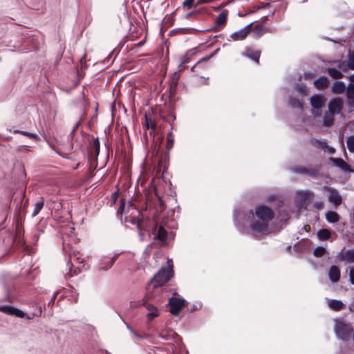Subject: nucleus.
<instances>
[{
    "instance_id": "nucleus-1",
    "label": "nucleus",
    "mask_w": 354,
    "mask_h": 354,
    "mask_svg": "<svg viewBox=\"0 0 354 354\" xmlns=\"http://www.w3.org/2000/svg\"><path fill=\"white\" fill-rule=\"evenodd\" d=\"M174 274L172 266L162 267L151 279L149 283L153 284L154 288L162 286L173 277Z\"/></svg>"
},
{
    "instance_id": "nucleus-2",
    "label": "nucleus",
    "mask_w": 354,
    "mask_h": 354,
    "mask_svg": "<svg viewBox=\"0 0 354 354\" xmlns=\"http://www.w3.org/2000/svg\"><path fill=\"white\" fill-rule=\"evenodd\" d=\"M157 227L158 223L155 219L145 217L142 215L138 229L140 240L142 241L145 239L146 232H148L149 235L150 234V232L155 233L157 230Z\"/></svg>"
},
{
    "instance_id": "nucleus-3",
    "label": "nucleus",
    "mask_w": 354,
    "mask_h": 354,
    "mask_svg": "<svg viewBox=\"0 0 354 354\" xmlns=\"http://www.w3.org/2000/svg\"><path fill=\"white\" fill-rule=\"evenodd\" d=\"M335 332L339 339L346 342L350 339L353 328L350 323L346 324L342 321H337L335 326Z\"/></svg>"
},
{
    "instance_id": "nucleus-4",
    "label": "nucleus",
    "mask_w": 354,
    "mask_h": 354,
    "mask_svg": "<svg viewBox=\"0 0 354 354\" xmlns=\"http://www.w3.org/2000/svg\"><path fill=\"white\" fill-rule=\"evenodd\" d=\"M255 214L257 218L267 223L274 217V211L270 207L265 205L257 206L255 209Z\"/></svg>"
},
{
    "instance_id": "nucleus-5",
    "label": "nucleus",
    "mask_w": 354,
    "mask_h": 354,
    "mask_svg": "<svg viewBox=\"0 0 354 354\" xmlns=\"http://www.w3.org/2000/svg\"><path fill=\"white\" fill-rule=\"evenodd\" d=\"M186 303V300L183 298L171 297L167 304V305L170 306L169 313L174 316L178 315L181 310L185 307Z\"/></svg>"
},
{
    "instance_id": "nucleus-6",
    "label": "nucleus",
    "mask_w": 354,
    "mask_h": 354,
    "mask_svg": "<svg viewBox=\"0 0 354 354\" xmlns=\"http://www.w3.org/2000/svg\"><path fill=\"white\" fill-rule=\"evenodd\" d=\"M252 234L254 236H260L269 233L268 224L261 221H255L250 224Z\"/></svg>"
},
{
    "instance_id": "nucleus-7",
    "label": "nucleus",
    "mask_w": 354,
    "mask_h": 354,
    "mask_svg": "<svg viewBox=\"0 0 354 354\" xmlns=\"http://www.w3.org/2000/svg\"><path fill=\"white\" fill-rule=\"evenodd\" d=\"M343 100L340 97H333L330 100L328 104V111L330 115L339 114L343 109Z\"/></svg>"
},
{
    "instance_id": "nucleus-8",
    "label": "nucleus",
    "mask_w": 354,
    "mask_h": 354,
    "mask_svg": "<svg viewBox=\"0 0 354 354\" xmlns=\"http://www.w3.org/2000/svg\"><path fill=\"white\" fill-rule=\"evenodd\" d=\"M0 312L19 318H24L26 315L23 310L12 306H0Z\"/></svg>"
},
{
    "instance_id": "nucleus-9",
    "label": "nucleus",
    "mask_w": 354,
    "mask_h": 354,
    "mask_svg": "<svg viewBox=\"0 0 354 354\" xmlns=\"http://www.w3.org/2000/svg\"><path fill=\"white\" fill-rule=\"evenodd\" d=\"M313 196V194L308 191L297 192V206L299 208L304 207L306 209L308 205L307 201H309Z\"/></svg>"
},
{
    "instance_id": "nucleus-10",
    "label": "nucleus",
    "mask_w": 354,
    "mask_h": 354,
    "mask_svg": "<svg viewBox=\"0 0 354 354\" xmlns=\"http://www.w3.org/2000/svg\"><path fill=\"white\" fill-rule=\"evenodd\" d=\"M228 16V10H223L217 17V19L215 21V26L211 28L201 30V32H206L209 30H215L220 26H223L225 25Z\"/></svg>"
},
{
    "instance_id": "nucleus-11",
    "label": "nucleus",
    "mask_w": 354,
    "mask_h": 354,
    "mask_svg": "<svg viewBox=\"0 0 354 354\" xmlns=\"http://www.w3.org/2000/svg\"><path fill=\"white\" fill-rule=\"evenodd\" d=\"M329 160L333 163L334 166L339 168L345 173L353 171L350 165H348L342 158L330 157Z\"/></svg>"
},
{
    "instance_id": "nucleus-12",
    "label": "nucleus",
    "mask_w": 354,
    "mask_h": 354,
    "mask_svg": "<svg viewBox=\"0 0 354 354\" xmlns=\"http://www.w3.org/2000/svg\"><path fill=\"white\" fill-rule=\"evenodd\" d=\"M326 102L325 97L321 94H315L310 98V103L313 108L315 109H322Z\"/></svg>"
},
{
    "instance_id": "nucleus-13",
    "label": "nucleus",
    "mask_w": 354,
    "mask_h": 354,
    "mask_svg": "<svg viewBox=\"0 0 354 354\" xmlns=\"http://www.w3.org/2000/svg\"><path fill=\"white\" fill-rule=\"evenodd\" d=\"M291 171L297 174H304L310 177H315L317 170L315 169H308L304 167H294L291 168Z\"/></svg>"
},
{
    "instance_id": "nucleus-14",
    "label": "nucleus",
    "mask_w": 354,
    "mask_h": 354,
    "mask_svg": "<svg viewBox=\"0 0 354 354\" xmlns=\"http://www.w3.org/2000/svg\"><path fill=\"white\" fill-rule=\"evenodd\" d=\"M152 234L154 235L155 240L160 241L163 245L166 244L167 231L162 225L158 226L156 232Z\"/></svg>"
},
{
    "instance_id": "nucleus-15",
    "label": "nucleus",
    "mask_w": 354,
    "mask_h": 354,
    "mask_svg": "<svg viewBox=\"0 0 354 354\" xmlns=\"http://www.w3.org/2000/svg\"><path fill=\"white\" fill-rule=\"evenodd\" d=\"M340 275L341 273L339 268L335 265L331 266L328 271V277L330 281L332 283L338 282L340 279Z\"/></svg>"
},
{
    "instance_id": "nucleus-16",
    "label": "nucleus",
    "mask_w": 354,
    "mask_h": 354,
    "mask_svg": "<svg viewBox=\"0 0 354 354\" xmlns=\"http://www.w3.org/2000/svg\"><path fill=\"white\" fill-rule=\"evenodd\" d=\"M328 201L332 203L334 205L338 206L342 204V198L338 192L335 189H332L328 195Z\"/></svg>"
},
{
    "instance_id": "nucleus-17",
    "label": "nucleus",
    "mask_w": 354,
    "mask_h": 354,
    "mask_svg": "<svg viewBox=\"0 0 354 354\" xmlns=\"http://www.w3.org/2000/svg\"><path fill=\"white\" fill-rule=\"evenodd\" d=\"M63 249L64 250L68 253V255H69V261H68V263H71V261L73 259H77L78 260L79 259V257H77V254H79V252L74 250L71 245L70 244H65L64 243H63Z\"/></svg>"
},
{
    "instance_id": "nucleus-18",
    "label": "nucleus",
    "mask_w": 354,
    "mask_h": 354,
    "mask_svg": "<svg viewBox=\"0 0 354 354\" xmlns=\"http://www.w3.org/2000/svg\"><path fill=\"white\" fill-rule=\"evenodd\" d=\"M198 32H201V30L195 29V28H175L170 31L169 35H174L176 34H183V35H187V34H195Z\"/></svg>"
},
{
    "instance_id": "nucleus-19",
    "label": "nucleus",
    "mask_w": 354,
    "mask_h": 354,
    "mask_svg": "<svg viewBox=\"0 0 354 354\" xmlns=\"http://www.w3.org/2000/svg\"><path fill=\"white\" fill-rule=\"evenodd\" d=\"M315 86L319 90L326 88L329 84V80L326 76H321L313 82Z\"/></svg>"
},
{
    "instance_id": "nucleus-20",
    "label": "nucleus",
    "mask_w": 354,
    "mask_h": 354,
    "mask_svg": "<svg viewBox=\"0 0 354 354\" xmlns=\"http://www.w3.org/2000/svg\"><path fill=\"white\" fill-rule=\"evenodd\" d=\"M156 171V175L154 177H164L165 175H168L167 167L165 163H163L162 160H160L158 165L154 168Z\"/></svg>"
},
{
    "instance_id": "nucleus-21",
    "label": "nucleus",
    "mask_w": 354,
    "mask_h": 354,
    "mask_svg": "<svg viewBox=\"0 0 354 354\" xmlns=\"http://www.w3.org/2000/svg\"><path fill=\"white\" fill-rule=\"evenodd\" d=\"M203 13L209 14L205 8H201L198 9L194 8V10L193 11L187 13L184 17L186 19H189L190 18H194V19H198V16Z\"/></svg>"
},
{
    "instance_id": "nucleus-22",
    "label": "nucleus",
    "mask_w": 354,
    "mask_h": 354,
    "mask_svg": "<svg viewBox=\"0 0 354 354\" xmlns=\"http://www.w3.org/2000/svg\"><path fill=\"white\" fill-rule=\"evenodd\" d=\"M158 337L165 340L173 339L175 342H177V339L179 337L178 335L171 330L167 332L162 331L158 334Z\"/></svg>"
},
{
    "instance_id": "nucleus-23",
    "label": "nucleus",
    "mask_w": 354,
    "mask_h": 354,
    "mask_svg": "<svg viewBox=\"0 0 354 354\" xmlns=\"http://www.w3.org/2000/svg\"><path fill=\"white\" fill-rule=\"evenodd\" d=\"M346 86L343 82H335L331 87V91L333 93L341 94L344 93Z\"/></svg>"
},
{
    "instance_id": "nucleus-24",
    "label": "nucleus",
    "mask_w": 354,
    "mask_h": 354,
    "mask_svg": "<svg viewBox=\"0 0 354 354\" xmlns=\"http://www.w3.org/2000/svg\"><path fill=\"white\" fill-rule=\"evenodd\" d=\"M339 257L341 260H346L348 263H354V249L348 250L345 253L340 252Z\"/></svg>"
},
{
    "instance_id": "nucleus-25",
    "label": "nucleus",
    "mask_w": 354,
    "mask_h": 354,
    "mask_svg": "<svg viewBox=\"0 0 354 354\" xmlns=\"http://www.w3.org/2000/svg\"><path fill=\"white\" fill-rule=\"evenodd\" d=\"M317 236L320 241L328 240L331 236V231L327 228H322L318 230Z\"/></svg>"
},
{
    "instance_id": "nucleus-26",
    "label": "nucleus",
    "mask_w": 354,
    "mask_h": 354,
    "mask_svg": "<svg viewBox=\"0 0 354 354\" xmlns=\"http://www.w3.org/2000/svg\"><path fill=\"white\" fill-rule=\"evenodd\" d=\"M340 216L337 212L335 211H328L326 213V219L328 223H335L339 221Z\"/></svg>"
},
{
    "instance_id": "nucleus-27",
    "label": "nucleus",
    "mask_w": 354,
    "mask_h": 354,
    "mask_svg": "<svg viewBox=\"0 0 354 354\" xmlns=\"http://www.w3.org/2000/svg\"><path fill=\"white\" fill-rule=\"evenodd\" d=\"M329 307L335 311H339L344 307V304L340 300L331 299L328 303Z\"/></svg>"
},
{
    "instance_id": "nucleus-28",
    "label": "nucleus",
    "mask_w": 354,
    "mask_h": 354,
    "mask_svg": "<svg viewBox=\"0 0 354 354\" xmlns=\"http://www.w3.org/2000/svg\"><path fill=\"white\" fill-rule=\"evenodd\" d=\"M247 37V32L243 29H241L236 32H234L230 35V38L233 41L243 40Z\"/></svg>"
},
{
    "instance_id": "nucleus-29",
    "label": "nucleus",
    "mask_w": 354,
    "mask_h": 354,
    "mask_svg": "<svg viewBox=\"0 0 354 354\" xmlns=\"http://www.w3.org/2000/svg\"><path fill=\"white\" fill-rule=\"evenodd\" d=\"M100 144L98 138H96L93 140L92 149H91L89 154L90 156H93V153L94 152V156L97 158L100 153Z\"/></svg>"
},
{
    "instance_id": "nucleus-30",
    "label": "nucleus",
    "mask_w": 354,
    "mask_h": 354,
    "mask_svg": "<svg viewBox=\"0 0 354 354\" xmlns=\"http://www.w3.org/2000/svg\"><path fill=\"white\" fill-rule=\"evenodd\" d=\"M326 71L333 79H341L344 77L343 73L335 68H328Z\"/></svg>"
},
{
    "instance_id": "nucleus-31",
    "label": "nucleus",
    "mask_w": 354,
    "mask_h": 354,
    "mask_svg": "<svg viewBox=\"0 0 354 354\" xmlns=\"http://www.w3.org/2000/svg\"><path fill=\"white\" fill-rule=\"evenodd\" d=\"M155 179L156 178H151V181L149 183V186L151 188L152 190L154 191L156 196L158 199V201H159V203H160V207L162 209V208H164V203L162 201L161 197H160V196L159 195V194L158 192V190H157V188H156V185H153Z\"/></svg>"
},
{
    "instance_id": "nucleus-32",
    "label": "nucleus",
    "mask_w": 354,
    "mask_h": 354,
    "mask_svg": "<svg viewBox=\"0 0 354 354\" xmlns=\"http://www.w3.org/2000/svg\"><path fill=\"white\" fill-rule=\"evenodd\" d=\"M289 105L292 108L303 109V103L297 97H291L288 100Z\"/></svg>"
},
{
    "instance_id": "nucleus-33",
    "label": "nucleus",
    "mask_w": 354,
    "mask_h": 354,
    "mask_svg": "<svg viewBox=\"0 0 354 354\" xmlns=\"http://www.w3.org/2000/svg\"><path fill=\"white\" fill-rule=\"evenodd\" d=\"M44 205V200L43 198H41V199L39 201H38L35 204V208L32 212V216L34 217V216H37L39 213V212L42 209Z\"/></svg>"
},
{
    "instance_id": "nucleus-34",
    "label": "nucleus",
    "mask_w": 354,
    "mask_h": 354,
    "mask_svg": "<svg viewBox=\"0 0 354 354\" xmlns=\"http://www.w3.org/2000/svg\"><path fill=\"white\" fill-rule=\"evenodd\" d=\"M260 55H261L260 51H253L251 49H248L247 51V56L257 63L259 62Z\"/></svg>"
},
{
    "instance_id": "nucleus-35",
    "label": "nucleus",
    "mask_w": 354,
    "mask_h": 354,
    "mask_svg": "<svg viewBox=\"0 0 354 354\" xmlns=\"http://www.w3.org/2000/svg\"><path fill=\"white\" fill-rule=\"evenodd\" d=\"M169 123H170L171 128V131L169 132H168V133H167V145H166V147L168 151H169L173 147V145L174 143V140L173 138V133H172L173 125L171 122H169Z\"/></svg>"
},
{
    "instance_id": "nucleus-36",
    "label": "nucleus",
    "mask_w": 354,
    "mask_h": 354,
    "mask_svg": "<svg viewBox=\"0 0 354 354\" xmlns=\"http://www.w3.org/2000/svg\"><path fill=\"white\" fill-rule=\"evenodd\" d=\"M334 123V118L332 115H324L323 117V124L325 127H331Z\"/></svg>"
},
{
    "instance_id": "nucleus-37",
    "label": "nucleus",
    "mask_w": 354,
    "mask_h": 354,
    "mask_svg": "<svg viewBox=\"0 0 354 354\" xmlns=\"http://www.w3.org/2000/svg\"><path fill=\"white\" fill-rule=\"evenodd\" d=\"M326 252L325 248L322 246H317L313 250V255L316 257H322Z\"/></svg>"
},
{
    "instance_id": "nucleus-38",
    "label": "nucleus",
    "mask_w": 354,
    "mask_h": 354,
    "mask_svg": "<svg viewBox=\"0 0 354 354\" xmlns=\"http://www.w3.org/2000/svg\"><path fill=\"white\" fill-rule=\"evenodd\" d=\"M254 30L257 31V37H260L266 32L268 28L262 24H259L254 26Z\"/></svg>"
},
{
    "instance_id": "nucleus-39",
    "label": "nucleus",
    "mask_w": 354,
    "mask_h": 354,
    "mask_svg": "<svg viewBox=\"0 0 354 354\" xmlns=\"http://www.w3.org/2000/svg\"><path fill=\"white\" fill-rule=\"evenodd\" d=\"M145 126H146L147 129H151V130L154 131L156 128V124L152 122L151 119L147 114H145Z\"/></svg>"
},
{
    "instance_id": "nucleus-40",
    "label": "nucleus",
    "mask_w": 354,
    "mask_h": 354,
    "mask_svg": "<svg viewBox=\"0 0 354 354\" xmlns=\"http://www.w3.org/2000/svg\"><path fill=\"white\" fill-rule=\"evenodd\" d=\"M119 256H120V254L119 253H116V254H115L113 255V257H111V258H106V260L108 261L109 265H108V266H102V269H104V270H107L109 268H111L113 266L114 262L118 258Z\"/></svg>"
},
{
    "instance_id": "nucleus-41",
    "label": "nucleus",
    "mask_w": 354,
    "mask_h": 354,
    "mask_svg": "<svg viewBox=\"0 0 354 354\" xmlns=\"http://www.w3.org/2000/svg\"><path fill=\"white\" fill-rule=\"evenodd\" d=\"M296 90L297 91L300 93L302 96H306L308 95V88L307 86L304 84H297L296 86Z\"/></svg>"
},
{
    "instance_id": "nucleus-42",
    "label": "nucleus",
    "mask_w": 354,
    "mask_h": 354,
    "mask_svg": "<svg viewBox=\"0 0 354 354\" xmlns=\"http://www.w3.org/2000/svg\"><path fill=\"white\" fill-rule=\"evenodd\" d=\"M347 147L351 153L354 152V136H350L346 140Z\"/></svg>"
},
{
    "instance_id": "nucleus-43",
    "label": "nucleus",
    "mask_w": 354,
    "mask_h": 354,
    "mask_svg": "<svg viewBox=\"0 0 354 354\" xmlns=\"http://www.w3.org/2000/svg\"><path fill=\"white\" fill-rule=\"evenodd\" d=\"M329 63H337V68L340 70H342L343 72H346L348 69V68L346 67V64L344 62H341L339 60H333L328 62Z\"/></svg>"
},
{
    "instance_id": "nucleus-44",
    "label": "nucleus",
    "mask_w": 354,
    "mask_h": 354,
    "mask_svg": "<svg viewBox=\"0 0 354 354\" xmlns=\"http://www.w3.org/2000/svg\"><path fill=\"white\" fill-rule=\"evenodd\" d=\"M348 63L346 67L351 70H354V53L349 52Z\"/></svg>"
},
{
    "instance_id": "nucleus-45",
    "label": "nucleus",
    "mask_w": 354,
    "mask_h": 354,
    "mask_svg": "<svg viewBox=\"0 0 354 354\" xmlns=\"http://www.w3.org/2000/svg\"><path fill=\"white\" fill-rule=\"evenodd\" d=\"M125 204H126L125 199L122 198L120 201V205H119L118 209L117 210V216L118 217L119 216L121 217L122 214L124 213Z\"/></svg>"
},
{
    "instance_id": "nucleus-46",
    "label": "nucleus",
    "mask_w": 354,
    "mask_h": 354,
    "mask_svg": "<svg viewBox=\"0 0 354 354\" xmlns=\"http://www.w3.org/2000/svg\"><path fill=\"white\" fill-rule=\"evenodd\" d=\"M346 97L347 98H352L354 97V84L352 82H350L348 84Z\"/></svg>"
},
{
    "instance_id": "nucleus-47",
    "label": "nucleus",
    "mask_w": 354,
    "mask_h": 354,
    "mask_svg": "<svg viewBox=\"0 0 354 354\" xmlns=\"http://www.w3.org/2000/svg\"><path fill=\"white\" fill-rule=\"evenodd\" d=\"M80 272V268H74L73 264L72 263H70L69 272L68 274L70 277H73V275H76Z\"/></svg>"
},
{
    "instance_id": "nucleus-48",
    "label": "nucleus",
    "mask_w": 354,
    "mask_h": 354,
    "mask_svg": "<svg viewBox=\"0 0 354 354\" xmlns=\"http://www.w3.org/2000/svg\"><path fill=\"white\" fill-rule=\"evenodd\" d=\"M141 216H142V214L139 212L138 217H136V216H131V217H130L129 221L131 223L136 224V227H137V229H138V224H140V223Z\"/></svg>"
},
{
    "instance_id": "nucleus-49",
    "label": "nucleus",
    "mask_w": 354,
    "mask_h": 354,
    "mask_svg": "<svg viewBox=\"0 0 354 354\" xmlns=\"http://www.w3.org/2000/svg\"><path fill=\"white\" fill-rule=\"evenodd\" d=\"M21 134L32 140H38L39 139V136L37 134L28 132L26 131H21Z\"/></svg>"
},
{
    "instance_id": "nucleus-50",
    "label": "nucleus",
    "mask_w": 354,
    "mask_h": 354,
    "mask_svg": "<svg viewBox=\"0 0 354 354\" xmlns=\"http://www.w3.org/2000/svg\"><path fill=\"white\" fill-rule=\"evenodd\" d=\"M194 0H185L183 2L182 6H183V8L191 9L192 8H194Z\"/></svg>"
},
{
    "instance_id": "nucleus-51",
    "label": "nucleus",
    "mask_w": 354,
    "mask_h": 354,
    "mask_svg": "<svg viewBox=\"0 0 354 354\" xmlns=\"http://www.w3.org/2000/svg\"><path fill=\"white\" fill-rule=\"evenodd\" d=\"M142 306H145L149 311H158V308L153 304H149L147 301H143Z\"/></svg>"
},
{
    "instance_id": "nucleus-52",
    "label": "nucleus",
    "mask_w": 354,
    "mask_h": 354,
    "mask_svg": "<svg viewBox=\"0 0 354 354\" xmlns=\"http://www.w3.org/2000/svg\"><path fill=\"white\" fill-rule=\"evenodd\" d=\"M131 332L136 337H138V339H147V338H149L151 335L150 334H148V333H145L143 335H140L139 333H138L136 331L133 330V329H131Z\"/></svg>"
},
{
    "instance_id": "nucleus-53",
    "label": "nucleus",
    "mask_w": 354,
    "mask_h": 354,
    "mask_svg": "<svg viewBox=\"0 0 354 354\" xmlns=\"http://www.w3.org/2000/svg\"><path fill=\"white\" fill-rule=\"evenodd\" d=\"M15 170H19L21 174H18L19 176L23 175L26 177V173L24 166L22 164H19L15 166Z\"/></svg>"
},
{
    "instance_id": "nucleus-54",
    "label": "nucleus",
    "mask_w": 354,
    "mask_h": 354,
    "mask_svg": "<svg viewBox=\"0 0 354 354\" xmlns=\"http://www.w3.org/2000/svg\"><path fill=\"white\" fill-rule=\"evenodd\" d=\"M28 205V198H26L24 203V205L21 207V206H19V204L17 205V207L19 208V214H21V212H23L24 213L26 212V209L27 208Z\"/></svg>"
},
{
    "instance_id": "nucleus-55",
    "label": "nucleus",
    "mask_w": 354,
    "mask_h": 354,
    "mask_svg": "<svg viewBox=\"0 0 354 354\" xmlns=\"http://www.w3.org/2000/svg\"><path fill=\"white\" fill-rule=\"evenodd\" d=\"M159 314L158 313V311H151V312H149L147 315V319L149 320V321H151L153 320L154 318L158 317Z\"/></svg>"
},
{
    "instance_id": "nucleus-56",
    "label": "nucleus",
    "mask_w": 354,
    "mask_h": 354,
    "mask_svg": "<svg viewBox=\"0 0 354 354\" xmlns=\"http://www.w3.org/2000/svg\"><path fill=\"white\" fill-rule=\"evenodd\" d=\"M119 189H118L117 191L114 192L112 195H111V205H115L117 200H118V197L119 196Z\"/></svg>"
},
{
    "instance_id": "nucleus-57",
    "label": "nucleus",
    "mask_w": 354,
    "mask_h": 354,
    "mask_svg": "<svg viewBox=\"0 0 354 354\" xmlns=\"http://www.w3.org/2000/svg\"><path fill=\"white\" fill-rule=\"evenodd\" d=\"M42 313V308L41 306L37 307L34 313H32V317H41Z\"/></svg>"
},
{
    "instance_id": "nucleus-58",
    "label": "nucleus",
    "mask_w": 354,
    "mask_h": 354,
    "mask_svg": "<svg viewBox=\"0 0 354 354\" xmlns=\"http://www.w3.org/2000/svg\"><path fill=\"white\" fill-rule=\"evenodd\" d=\"M349 280L351 284L354 285V267L350 268Z\"/></svg>"
},
{
    "instance_id": "nucleus-59",
    "label": "nucleus",
    "mask_w": 354,
    "mask_h": 354,
    "mask_svg": "<svg viewBox=\"0 0 354 354\" xmlns=\"http://www.w3.org/2000/svg\"><path fill=\"white\" fill-rule=\"evenodd\" d=\"M164 20L165 21V24H168L169 25H171L173 24L174 20L173 15L171 14L169 16H168L167 17H165L164 19Z\"/></svg>"
},
{
    "instance_id": "nucleus-60",
    "label": "nucleus",
    "mask_w": 354,
    "mask_h": 354,
    "mask_svg": "<svg viewBox=\"0 0 354 354\" xmlns=\"http://www.w3.org/2000/svg\"><path fill=\"white\" fill-rule=\"evenodd\" d=\"M313 206L317 209H322L324 207V204L322 201L315 202Z\"/></svg>"
},
{
    "instance_id": "nucleus-61",
    "label": "nucleus",
    "mask_w": 354,
    "mask_h": 354,
    "mask_svg": "<svg viewBox=\"0 0 354 354\" xmlns=\"http://www.w3.org/2000/svg\"><path fill=\"white\" fill-rule=\"evenodd\" d=\"M317 142L319 143V147L322 149H325L329 147L328 145L327 144V142L326 141L317 140Z\"/></svg>"
},
{
    "instance_id": "nucleus-62",
    "label": "nucleus",
    "mask_w": 354,
    "mask_h": 354,
    "mask_svg": "<svg viewBox=\"0 0 354 354\" xmlns=\"http://www.w3.org/2000/svg\"><path fill=\"white\" fill-rule=\"evenodd\" d=\"M252 25H253V23H250L248 25L245 26L244 28H243L242 29L244 30L245 31L247 32V35L250 32V31L252 30Z\"/></svg>"
},
{
    "instance_id": "nucleus-63",
    "label": "nucleus",
    "mask_w": 354,
    "mask_h": 354,
    "mask_svg": "<svg viewBox=\"0 0 354 354\" xmlns=\"http://www.w3.org/2000/svg\"><path fill=\"white\" fill-rule=\"evenodd\" d=\"M106 258L107 257H105L103 259H102L100 264V270H103L102 266H108L109 263H108V261L106 260Z\"/></svg>"
},
{
    "instance_id": "nucleus-64",
    "label": "nucleus",
    "mask_w": 354,
    "mask_h": 354,
    "mask_svg": "<svg viewBox=\"0 0 354 354\" xmlns=\"http://www.w3.org/2000/svg\"><path fill=\"white\" fill-rule=\"evenodd\" d=\"M347 104L350 107H354V97L352 98H347Z\"/></svg>"
}]
</instances>
